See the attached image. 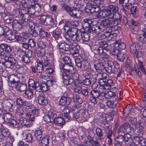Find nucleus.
Listing matches in <instances>:
<instances>
[{"label": "nucleus", "instance_id": "obj_57", "mask_svg": "<svg viewBox=\"0 0 146 146\" xmlns=\"http://www.w3.org/2000/svg\"><path fill=\"white\" fill-rule=\"evenodd\" d=\"M82 66L84 68V70H86L87 71H89L90 68V63L86 60L83 61Z\"/></svg>", "mask_w": 146, "mask_h": 146}, {"label": "nucleus", "instance_id": "obj_27", "mask_svg": "<svg viewBox=\"0 0 146 146\" xmlns=\"http://www.w3.org/2000/svg\"><path fill=\"white\" fill-rule=\"evenodd\" d=\"M121 126L125 129L129 133L135 130V129L132 127H131L130 125L127 122L124 123Z\"/></svg>", "mask_w": 146, "mask_h": 146}, {"label": "nucleus", "instance_id": "obj_59", "mask_svg": "<svg viewBox=\"0 0 146 146\" xmlns=\"http://www.w3.org/2000/svg\"><path fill=\"white\" fill-rule=\"evenodd\" d=\"M34 7L35 8V15L36 16H39V13L41 11V8L40 6L38 4H35L34 5Z\"/></svg>", "mask_w": 146, "mask_h": 146}, {"label": "nucleus", "instance_id": "obj_48", "mask_svg": "<svg viewBox=\"0 0 146 146\" xmlns=\"http://www.w3.org/2000/svg\"><path fill=\"white\" fill-rule=\"evenodd\" d=\"M132 109V108L131 106H126L123 110V115L125 117H127L131 113Z\"/></svg>", "mask_w": 146, "mask_h": 146}, {"label": "nucleus", "instance_id": "obj_33", "mask_svg": "<svg viewBox=\"0 0 146 146\" xmlns=\"http://www.w3.org/2000/svg\"><path fill=\"white\" fill-rule=\"evenodd\" d=\"M0 50L9 53L12 50L11 47L5 44H1L0 45Z\"/></svg>", "mask_w": 146, "mask_h": 146}, {"label": "nucleus", "instance_id": "obj_5", "mask_svg": "<svg viewBox=\"0 0 146 146\" xmlns=\"http://www.w3.org/2000/svg\"><path fill=\"white\" fill-rule=\"evenodd\" d=\"M61 7L62 9L67 12L70 16L74 18L76 9L72 8L64 3L61 4Z\"/></svg>", "mask_w": 146, "mask_h": 146}, {"label": "nucleus", "instance_id": "obj_13", "mask_svg": "<svg viewBox=\"0 0 146 146\" xmlns=\"http://www.w3.org/2000/svg\"><path fill=\"white\" fill-rule=\"evenodd\" d=\"M8 84L9 86L13 87V84H16L19 81V78L17 75L12 74L7 77Z\"/></svg>", "mask_w": 146, "mask_h": 146}, {"label": "nucleus", "instance_id": "obj_64", "mask_svg": "<svg viewBox=\"0 0 146 146\" xmlns=\"http://www.w3.org/2000/svg\"><path fill=\"white\" fill-rule=\"evenodd\" d=\"M63 36L65 38L67 41L71 42L72 39L71 36L69 34V32L67 31H65L63 33Z\"/></svg>", "mask_w": 146, "mask_h": 146}, {"label": "nucleus", "instance_id": "obj_29", "mask_svg": "<svg viewBox=\"0 0 146 146\" xmlns=\"http://www.w3.org/2000/svg\"><path fill=\"white\" fill-rule=\"evenodd\" d=\"M75 92L77 93L78 94H81L86 97H87L90 96V94H88L89 92L88 89L87 88H82L80 89L76 90Z\"/></svg>", "mask_w": 146, "mask_h": 146}, {"label": "nucleus", "instance_id": "obj_42", "mask_svg": "<svg viewBox=\"0 0 146 146\" xmlns=\"http://www.w3.org/2000/svg\"><path fill=\"white\" fill-rule=\"evenodd\" d=\"M15 38L18 41H20L21 42H27L28 41V38L25 36L20 35H17L15 36Z\"/></svg>", "mask_w": 146, "mask_h": 146}, {"label": "nucleus", "instance_id": "obj_11", "mask_svg": "<svg viewBox=\"0 0 146 146\" xmlns=\"http://www.w3.org/2000/svg\"><path fill=\"white\" fill-rule=\"evenodd\" d=\"M62 72H65L67 74H74L75 73V70L74 69L72 63H64V70L61 71Z\"/></svg>", "mask_w": 146, "mask_h": 146}, {"label": "nucleus", "instance_id": "obj_58", "mask_svg": "<svg viewBox=\"0 0 146 146\" xmlns=\"http://www.w3.org/2000/svg\"><path fill=\"white\" fill-rule=\"evenodd\" d=\"M98 52L100 54V56L101 60H104V59L107 60L109 57V55L107 54L104 50H102V53H100V52Z\"/></svg>", "mask_w": 146, "mask_h": 146}, {"label": "nucleus", "instance_id": "obj_44", "mask_svg": "<svg viewBox=\"0 0 146 146\" xmlns=\"http://www.w3.org/2000/svg\"><path fill=\"white\" fill-rule=\"evenodd\" d=\"M16 104L18 106H27L28 103L26 101H24L21 98H17L16 100Z\"/></svg>", "mask_w": 146, "mask_h": 146}, {"label": "nucleus", "instance_id": "obj_7", "mask_svg": "<svg viewBox=\"0 0 146 146\" xmlns=\"http://www.w3.org/2000/svg\"><path fill=\"white\" fill-rule=\"evenodd\" d=\"M70 50L69 53L72 54L75 56H79V52L80 50V47L76 43L74 42L70 44Z\"/></svg>", "mask_w": 146, "mask_h": 146}, {"label": "nucleus", "instance_id": "obj_19", "mask_svg": "<svg viewBox=\"0 0 146 146\" xmlns=\"http://www.w3.org/2000/svg\"><path fill=\"white\" fill-rule=\"evenodd\" d=\"M104 67V69L108 73L110 74L114 73V67L112 61H108V63L105 64Z\"/></svg>", "mask_w": 146, "mask_h": 146}, {"label": "nucleus", "instance_id": "obj_28", "mask_svg": "<svg viewBox=\"0 0 146 146\" xmlns=\"http://www.w3.org/2000/svg\"><path fill=\"white\" fill-rule=\"evenodd\" d=\"M90 96L94 98H98L100 100H102V95L100 94V93L97 90H92L90 93Z\"/></svg>", "mask_w": 146, "mask_h": 146}, {"label": "nucleus", "instance_id": "obj_34", "mask_svg": "<svg viewBox=\"0 0 146 146\" xmlns=\"http://www.w3.org/2000/svg\"><path fill=\"white\" fill-rule=\"evenodd\" d=\"M124 142H125V145H129L132 143V138L131 135L129 133L125 134L124 135Z\"/></svg>", "mask_w": 146, "mask_h": 146}, {"label": "nucleus", "instance_id": "obj_26", "mask_svg": "<svg viewBox=\"0 0 146 146\" xmlns=\"http://www.w3.org/2000/svg\"><path fill=\"white\" fill-rule=\"evenodd\" d=\"M50 138L48 135H45L42 137L40 140V143L42 146H47L48 145Z\"/></svg>", "mask_w": 146, "mask_h": 146}, {"label": "nucleus", "instance_id": "obj_6", "mask_svg": "<svg viewBox=\"0 0 146 146\" xmlns=\"http://www.w3.org/2000/svg\"><path fill=\"white\" fill-rule=\"evenodd\" d=\"M39 112L38 109H33L31 111V113H26L25 116L29 121H34L35 118L39 116Z\"/></svg>", "mask_w": 146, "mask_h": 146}, {"label": "nucleus", "instance_id": "obj_49", "mask_svg": "<svg viewBox=\"0 0 146 146\" xmlns=\"http://www.w3.org/2000/svg\"><path fill=\"white\" fill-rule=\"evenodd\" d=\"M82 33L79 31L77 34L72 39V40L74 41L80 42L81 40H82Z\"/></svg>", "mask_w": 146, "mask_h": 146}, {"label": "nucleus", "instance_id": "obj_14", "mask_svg": "<svg viewBox=\"0 0 146 146\" xmlns=\"http://www.w3.org/2000/svg\"><path fill=\"white\" fill-rule=\"evenodd\" d=\"M99 48L98 49V52H100V53L102 52V50H105L108 51L109 49L108 48V43L105 41L102 40L99 42Z\"/></svg>", "mask_w": 146, "mask_h": 146}, {"label": "nucleus", "instance_id": "obj_46", "mask_svg": "<svg viewBox=\"0 0 146 146\" xmlns=\"http://www.w3.org/2000/svg\"><path fill=\"white\" fill-rule=\"evenodd\" d=\"M105 85H104V88L107 90H110L113 85V81L111 79L107 80Z\"/></svg>", "mask_w": 146, "mask_h": 146}, {"label": "nucleus", "instance_id": "obj_17", "mask_svg": "<svg viewBox=\"0 0 146 146\" xmlns=\"http://www.w3.org/2000/svg\"><path fill=\"white\" fill-rule=\"evenodd\" d=\"M106 74L105 73H99L97 74V77L98 78V82L99 84L102 86L105 85L107 79L106 77Z\"/></svg>", "mask_w": 146, "mask_h": 146}, {"label": "nucleus", "instance_id": "obj_12", "mask_svg": "<svg viewBox=\"0 0 146 146\" xmlns=\"http://www.w3.org/2000/svg\"><path fill=\"white\" fill-rule=\"evenodd\" d=\"M102 100L104 98L106 99L110 100H113L114 101H116L117 98V96L116 95L115 93L111 91H109L105 92V93H102Z\"/></svg>", "mask_w": 146, "mask_h": 146}, {"label": "nucleus", "instance_id": "obj_15", "mask_svg": "<svg viewBox=\"0 0 146 146\" xmlns=\"http://www.w3.org/2000/svg\"><path fill=\"white\" fill-rule=\"evenodd\" d=\"M57 46L60 49L64 50L67 52L68 54H69L70 45L68 44L64 41H62L61 42H59Z\"/></svg>", "mask_w": 146, "mask_h": 146}, {"label": "nucleus", "instance_id": "obj_47", "mask_svg": "<svg viewBox=\"0 0 146 146\" xmlns=\"http://www.w3.org/2000/svg\"><path fill=\"white\" fill-rule=\"evenodd\" d=\"M22 20L24 23H26L31 18V16L30 14L27 13H25L22 14Z\"/></svg>", "mask_w": 146, "mask_h": 146}, {"label": "nucleus", "instance_id": "obj_43", "mask_svg": "<svg viewBox=\"0 0 146 146\" xmlns=\"http://www.w3.org/2000/svg\"><path fill=\"white\" fill-rule=\"evenodd\" d=\"M58 126H61L64 125L65 123V121L63 119L60 117H57L53 122Z\"/></svg>", "mask_w": 146, "mask_h": 146}, {"label": "nucleus", "instance_id": "obj_30", "mask_svg": "<svg viewBox=\"0 0 146 146\" xmlns=\"http://www.w3.org/2000/svg\"><path fill=\"white\" fill-rule=\"evenodd\" d=\"M68 75L69 78H68V82L69 83V85L71 86H73V84H74V82L75 80L74 79H76V78H74L75 76H78V75L75 73V74H67Z\"/></svg>", "mask_w": 146, "mask_h": 146}, {"label": "nucleus", "instance_id": "obj_21", "mask_svg": "<svg viewBox=\"0 0 146 146\" xmlns=\"http://www.w3.org/2000/svg\"><path fill=\"white\" fill-rule=\"evenodd\" d=\"M71 101L72 99L70 97L65 96H62L60 98L59 104L61 106H64L66 104L69 105L70 104Z\"/></svg>", "mask_w": 146, "mask_h": 146}, {"label": "nucleus", "instance_id": "obj_62", "mask_svg": "<svg viewBox=\"0 0 146 146\" xmlns=\"http://www.w3.org/2000/svg\"><path fill=\"white\" fill-rule=\"evenodd\" d=\"M96 131V135L98 137V139L100 140L103 135V133L102 129L100 128H97Z\"/></svg>", "mask_w": 146, "mask_h": 146}, {"label": "nucleus", "instance_id": "obj_50", "mask_svg": "<svg viewBox=\"0 0 146 146\" xmlns=\"http://www.w3.org/2000/svg\"><path fill=\"white\" fill-rule=\"evenodd\" d=\"M137 43L136 42H132L130 46V50L132 53H134L137 50Z\"/></svg>", "mask_w": 146, "mask_h": 146}, {"label": "nucleus", "instance_id": "obj_60", "mask_svg": "<svg viewBox=\"0 0 146 146\" xmlns=\"http://www.w3.org/2000/svg\"><path fill=\"white\" fill-rule=\"evenodd\" d=\"M48 114L51 118V120L53 121L57 117V112L51 110L49 112Z\"/></svg>", "mask_w": 146, "mask_h": 146}, {"label": "nucleus", "instance_id": "obj_53", "mask_svg": "<svg viewBox=\"0 0 146 146\" xmlns=\"http://www.w3.org/2000/svg\"><path fill=\"white\" fill-rule=\"evenodd\" d=\"M116 101L110 100L106 102V106L109 108H114L116 106Z\"/></svg>", "mask_w": 146, "mask_h": 146}, {"label": "nucleus", "instance_id": "obj_35", "mask_svg": "<svg viewBox=\"0 0 146 146\" xmlns=\"http://www.w3.org/2000/svg\"><path fill=\"white\" fill-rule=\"evenodd\" d=\"M124 140V136L121 134L118 135L115 139V141L117 143V144L123 145H125Z\"/></svg>", "mask_w": 146, "mask_h": 146}, {"label": "nucleus", "instance_id": "obj_24", "mask_svg": "<svg viewBox=\"0 0 146 146\" xmlns=\"http://www.w3.org/2000/svg\"><path fill=\"white\" fill-rule=\"evenodd\" d=\"M10 53L0 50V62L3 64L9 55Z\"/></svg>", "mask_w": 146, "mask_h": 146}, {"label": "nucleus", "instance_id": "obj_25", "mask_svg": "<svg viewBox=\"0 0 146 146\" xmlns=\"http://www.w3.org/2000/svg\"><path fill=\"white\" fill-rule=\"evenodd\" d=\"M16 89L21 92L25 91L27 89V85L25 83H18L15 85Z\"/></svg>", "mask_w": 146, "mask_h": 146}, {"label": "nucleus", "instance_id": "obj_4", "mask_svg": "<svg viewBox=\"0 0 146 146\" xmlns=\"http://www.w3.org/2000/svg\"><path fill=\"white\" fill-rule=\"evenodd\" d=\"M40 19L44 25L53 26L55 25L54 19L50 16L42 15L40 16Z\"/></svg>", "mask_w": 146, "mask_h": 146}, {"label": "nucleus", "instance_id": "obj_61", "mask_svg": "<svg viewBox=\"0 0 146 146\" xmlns=\"http://www.w3.org/2000/svg\"><path fill=\"white\" fill-rule=\"evenodd\" d=\"M39 35L40 37L42 38H46L48 37V32L45 31L42 28L40 29L39 30Z\"/></svg>", "mask_w": 146, "mask_h": 146}, {"label": "nucleus", "instance_id": "obj_39", "mask_svg": "<svg viewBox=\"0 0 146 146\" xmlns=\"http://www.w3.org/2000/svg\"><path fill=\"white\" fill-rule=\"evenodd\" d=\"M82 82L81 81L76 78L74 82L73 86H74L76 87L74 88V91L75 92L76 90L80 89L82 88Z\"/></svg>", "mask_w": 146, "mask_h": 146}, {"label": "nucleus", "instance_id": "obj_51", "mask_svg": "<svg viewBox=\"0 0 146 146\" xmlns=\"http://www.w3.org/2000/svg\"><path fill=\"white\" fill-rule=\"evenodd\" d=\"M11 117V115L10 113H5L3 114L2 118L5 122L7 123L12 119Z\"/></svg>", "mask_w": 146, "mask_h": 146}, {"label": "nucleus", "instance_id": "obj_20", "mask_svg": "<svg viewBox=\"0 0 146 146\" xmlns=\"http://www.w3.org/2000/svg\"><path fill=\"white\" fill-rule=\"evenodd\" d=\"M114 46L115 48H118L121 50L124 49L126 47L125 44L122 42L120 40H116L113 44H112L111 46Z\"/></svg>", "mask_w": 146, "mask_h": 146}, {"label": "nucleus", "instance_id": "obj_31", "mask_svg": "<svg viewBox=\"0 0 146 146\" xmlns=\"http://www.w3.org/2000/svg\"><path fill=\"white\" fill-rule=\"evenodd\" d=\"M38 102L40 105L43 106L46 105L48 104V101L47 100L45 99L44 96H41L40 95H39L38 97Z\"/></svg>", "mask_w": 146, "mask_h": 146}, {"label": "nucleus", "instance_id": "obj_10", "mask_svg": "<svg viewBox=\"0 0 146 146\" xmlns=\"http://www.w3.org/2000/svg\"><path fill=\"white\" fill-rule=\"evenodd\" d=\"M12 26L16 30H20L24 26L23 22L20 19H15L11 22Z\"/></svg>", "mask_w": 146, "mask_h": 146}, {"label": "nucleus", "instance_id": "obj_54", "mask_svg": "<svg viewBox=\"0 0 146 146\" xmlns=\"http://www.w3.org/2000/svg\"><path fill=\"white\" fill-rule=\"evenodd\" d=\"M25 111L23 107L20 106L18 107L16 110L17 114L21 117L25 113Z\"/></svg>", "mask_w": 146, "mask_h": 146}, {"label": "nucleus", "instance_id": "obj_18", "mask_svg": "<svg viewBox=\"0 0 146 146\" xmlns=\"http://www.w3.org/2000/svg\"><path fill=\"white\" fill-rule=\"evenodd\" d=\"M92 23V21L91 19H85L82 22V26L83 28L86 29L85 30L86 32H88V30H89Z\"/></svg>", "mask_w": 146, "mask_h": 146}, {"label": "nucleus", "instance_id": "obj_1", "mask_svg": "<svg viewBox=\"0 0 146 146\" xmlns=\"http://www.w3.org/2000/svg\"><path fill=\"white\" fill-rule=\"evenodd\" d=\"M118 24L117 21H113L107 19H104L101 22V25L104 27H107L105 31L106 33H109L111 31V30L110 29L114 26H116Z\"/></svg>", "mask_w": 146, "mask_h": 146}, {"label": "nucleus", "instance_id": "obj_37", "mask_svg": "<svg viewBox=\"0 0 146 146\" xmlns=\"http://www.w3.org/2000/svg\"><path fill=\"white\" fill-rule=\"evenodd\" d=\"M62 79H64L63 82L65 85L68 86L69 85L68 78H69L68 74L65 72H62L60 74Z\"/></svg>", "mask_w": 146, "mask_h": 146}, {"label": "nucleus", "instance_id": "obj_56", "mask_svg": "<svg viewBox=\"0 0 146 146\" xmlns=\"http://www.w3.org/2000/svg\"><path fill=\"white\" fill-rule=\"evenodd\" d=\"M21 9H17L14 10L13 11V15L16 17H20L23 14Z\"/></svg>", "mask_w": 146, "mask_h": 146}, {"label": "nucleus", "instance_id": "obj_38", "mask_svg": "<svg viewBox=\"0 0 146 146\" xmlns=\"http://www.w3.org/2000/svg\"><path fill=\"white\" fill-rule=\"evenodd\" d=\"M61 33V30L60 29H57L53 31L52 36L54 38L57 40L59 39Z\"/></svg>", "mask_w": 146, "mask_h": 146}, {"label": "nucleus", "instance_id": "obj_63", "mask_svg": "<svg viewBox=\"0 0 146 146\" xmlns=\"http://www.w3.org/2000/svg\"><path fill=\"white\" fill-rule=\"evenodd\" d=\"M45 49L38 48L36 53L38 56H45L44 54L45 52Z\"/></svg>", "mask_w": 146, "mask_h": 146}, {"label": "nucleus", "instance_id": "obj_45", "mask_svg": "<svg viewBox=\"0 0 146 146\" xmlns=\"http://www.w3.org/2000/svg\"><path fill=\"white\" fill-rule=\"evenodd\" d=\"M35 26L34 24V26H30L29 31L30 34H31L34 37H36L38 36V35L35 29V27H34Z\"/></svg>", "mask_w": 146, "mask_h": 146}, {"label": "nucleus", "instance_id": "obj_9", "mask_svg": "<svg viewBox=\"0 0 146 146\" xmlns=\"http://www.w3.org/2000/svg\"><path fill=\"white\" fill-rule=\"evenodd\" d=\"M23 11L25 10L30 15H35V11L34 7V5L25 2L23 5Z\"/></svg>", "mask_w": 146, "mask_h": 146}, {"label": "nucleus", "instance_id": "obj_36", "mask_svg": "<svg viewBox=\"0 0 146 146\" xmlns=\"http://www.w3.org/2000/svg\"><path fill=\"white\" fill-rule=\"evenodd\" d=\"M42 131L39 129V130H36L35 132V135L37 141H40L42 137Z\"/></svg>", "mask_w": 146, "mask_h": 146}, {"label": "nucleus", "instance_id": "obj_55", "mask_svg": "<svg viewBox=\"0 0 146 146\" xmlns=\"http://www.w3.org/2000/svg\"><path fill=\"white\" fill-rule=\"evenodd\" d=\"M18 67L17 69L16 70L17 72L19 74H23L25 72V71L27 69V67H25V68L23 67L20 66V65H17Z\"/></svg>", "mask_w": 146, "mask_h": 146}, {"label": "nucleus", "instance_id": "obj_16", "mask_svg": "<svg viewBox=\"0 0 146 146\" xmlns=\"http://www.w3.org/2000/svg\"><path fill=\"white\" fill-rule=\"evenodd\" d=\"M93 63L94 67L97 72L99 73H102V70L104 69L105 64L99 62L98 60H95Z\"/></svg>", "mask_w": 146, "mask_h": 146}, {"label": "nucleus", "instance_id": "obj_52", "mask_svg": "<svg viewBox=\"0 0 146 146\" xmlns=\"http://www.w3.org/2000/svg\"><path fill=\"white\" fill-rule=\"evenodd\" d=\"M7 123H9V125L12 127H15V128H18L17 122L14 119H11Z\"/></svg>", "mask_w": 146, "mask_h": 146}, {"label": "nucleus", "instance_id": "obj_2", "mask_svg": "<svg viewBox=\"0 0 146 146\" xmlns=\"http://www.w3.org/2000/svg\"><path fill=\"white\" fill-rule=\"evenodd\" d=\"M64 29L65 31H67L69 32V34L71 36L72 39L79 32L75 27V26L73 25L70 22L66 23L64 27Z\"/></svg>", "mask_w": 146, "mask_h": 146}, {"label": "nucleus", "instance_id": "obj_32", "mask_svg": "<svg viewBox=\"0 0 146 146\" xmlns=\"http://www.w3.org/2000/svg\"><path fill=\"white\" fill-rule=\"evenodd\" d=\"M92 34L88 32L82 33V40L84 42H87L90 39V36Z\"/></svg>", "mask_w": 146, "mask_h": 146}, {"label": "nucleus", "instance_id": "obj_40", "mask_svg": "<svg viewBox=\"0 0 146 146\" xmlns=\"http://www.w3.org/2000/svg\"><path fill=\"white\" fill-rule=\"evenodd\" d=\"M8 31L5 32V36L10 39H13L15 38V36L11 31L8 27Z\"/></svg>", "mask_w": 146, "mask_h": 146}, {"label": "nucleus", "instance_id": "obj_3", "mask_svg": "<svg viewBox=\"0 0 146 146\" xmlns=\"http://www.w3.org/2000/svg\"><path fill=\"white\" fill-rule=\"evenodd\" d=\"M3 64L7 68H13L14 66L18 64L17 61L12 56H9Z\"/></svg>", "mask_w": 146, "mask_h": 146}, {"label": "nucleus", "instance_id": "obj_22", "mask_svg": "<svg viewBox=\"0 0 146 146\" xmlns=\"http://www.w3.org/2000/svg\"><path fill=\"white\" fill-rule=\"evenodd\" d=\"M79 112L81 114L80 119L83 121H86L89 117L88 113L86 112V111L85 108L80 109L79 110Z\"/></svg>", "mask_w": 146, "mask_h": 146}, {"label": "nucleus", "instance_id": "obj_41", "mask_svg": "<svg viewBox=\"0 0 146 146\" xmlns=\"http://www.w3.org/2000/svg\"><path fill=\"white\" fill-rule=\"evenodd\" d=\"M107 9L110 12H112L114 13H117L118 10V8L117 5H110L108 7Z\"/></svg>", "mask_w": 146, "mask_h": 146}, {"label": "nucleus", "instance_id": "obj_23", "mask_svg": "<svg viewBox=\"0 0 146 146\" xmlns=\"http://www.w3.org/2000/svg\"><path fill=\"white\" fill-rule=\"evenodd\" d=\"M101 28L100 27L96 25H93L91 27L88 32H89L92 35L94 33L97 34L99 33L100 31Z\"/></svg>", "mask_w": 146, "mask_h": 146}, {"label": "nucleus", "instance_id": "obj_8", "mask_svg": "<svg viewBox=\"0 0 146 146\" xmlns=\"http://www.w3.org/2000/svg\"><path fill=\"white\" fill-rule=\"evenodd\" d=\"M36 62L37 64L44 65L45 67L50 65L48 58L46 56H38Z\"/></svg>", "mask_w": 146, "mask_h": 146}]
</instances>
